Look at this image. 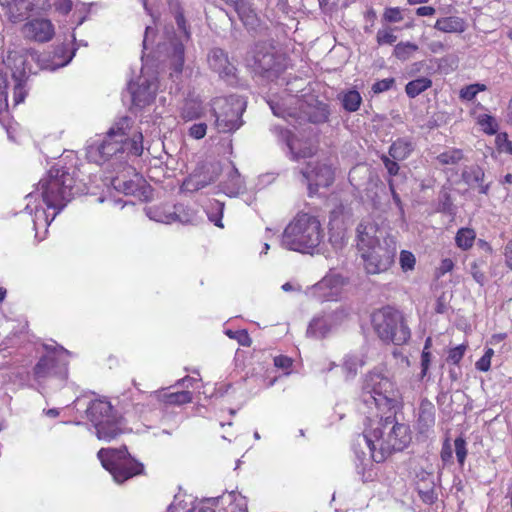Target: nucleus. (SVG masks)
Instances as JSON below:
<instances>
[{
    "label": "nucleus",
    "instance_id": "obj_1",
    "mask_svg": "<svg viewBox=\"0 0 512 512\" xmlns=\"http://www.w3.org/2000/svg\"><path fill=\"white\" fill-rule=\"evenodd\" d=\"M75 193L74 177L64 168L52 167L36 189L26 196L25 210L32 216L35 237L39 241L46 237L49 225Z\"/></svg>",
    "mask_w": 512,
    "mask_h": 512
},
{
    "label": "nucleus",
    "instance_id": "obj_2",
    "mask_svg": "<svg viewBox=\"0 0 512 512\" xmlns=\"http://www.w3.org/2000/svg\"><path fill=\"white\" fill-rule=\"evenodd\" d=\"M409 425L400 423L393 414L386 417L369 419L365 424L363 434L358 437V443L363 441L370 453L366 462L362 461V467L357 466L359 474L364 481L372 480V462L382 463L393 452L403 451L411 442Z\"/></svg>",
    "mask_w": 512,
    "mask_h": 512
},
{
    "label": "nucleus",
    "instance_id": "obj_3",
    "mask_svg": "<svg viewBox=\"0 0 512 512\" xmlns=\"http://www.w3.org/2000/svg\"><path fill=\"white\" fill-rule=\"evenodd\" d=\"M325 233L318 217L298 213L286 226L281 236L285 249L312 254L322 243Z\"/></svg>",
    "mask_w": 512,
    "mask_h": 512
},
{
    "label": "nucleus",
    "instance_id": "obj_4",
    "mask_svg": "<svg viewBox=\"0 0 512 512\" xmlns=\"http://www.w3.org/2000/svg\"><path fill=\"white\" fill-rule=\"evenodd\" d=\"M361 399L370 409L391 412L401 403V392L396 383L378 370L369 372L363 382Z\"/></svg>",
    "mask_w": 512,
    "mask_h": 512
},
{
    "label": "nucleus",
    "instance_id": "obj_5",
    "mask_svg": "<svg viewBox=\"0 0 512 512\" xmlns=\"http://www.w3.org/2000/svg\"><path fill=\"white\" fill-rule=\"evenodd\" d=\"M131 129V119L121 117L104 137L90 139L86 146V157L90 162L103 164L111 157L126 152L124 137Z\"/></svg>",
    "mask_w": 512,
    "mask_h": 512
},
{
    "label": "nucleus",
    "instance_id": "obj_6",
    "mask_svg": "<svg viewBox=\"0 0 512 512\" xmlns=\"http://www.w3.org/2000/svg\"><path fill=\"white\" fill-rule=\"evenodd\" d=\"M169 6L174 13L177 28L176 30L174 27L165 29V41L158 44V52L165 53L171 58L174 72L179 74L182 72L184 64V45L190 40L191 32L180 10L178 0H170Z\"/></svg>",
    "mask_w": 512,
    "mask_h": 512
},
{
    "label": "nucleus",
    "instance_id": "obj_7",
    "mask_svg": "<svg viewBox=\"0 0 512 512\" xmlns=\"http://www.w3.org/2000/svg\"><path fill=\"white\" fill-rule=\"evenodd\" d=\"M268 104L277 117L296 121H309L311 123H324L328 120V105L316 102L314 105L304 103L294 95H286L282 98H271Z\"/></svg>",
    "mask_w": 512,
    "mask_h": 512
},
{
    "label": "nucleus",
    "instance_id": "obj_8",
    "mask_svg": "<svg viewBox=\"0 0 512 512\" xmlns=\"http://www.w3.org/2000/svg\"><path fill=\"white\" fill-rule=\"evenodd\" d=\"M372 325L378 337L387 343L402 345L409 340L411 335L401 312L391 307L374 312Z\"/></svg>",
    "mask_w": 512,
    "mask_h": 512
},
{
    "label": "nucleus",
    "instance_id": "obj_9",
    "mask_svg": "<svg viewBox=\"0 0 512 512\" xmlns=\"http://www.w3.org/2000/svg\"><path fill=\"white\" fill-rule=\"evenodd\" d=\"M86 414L95 427L98 439L109 442L121 434V417L106 398L92 400Z\"/></svg>",
    "mask_w": 512,
    "mask_h": 512
},
{
    "label": "nucleus",
    "instance_id": "obj_10",
    "mask_svg": "<svg viewBox=\"0 0 512 512\" xmlns=\"http://www.w3.org/2000/svg\"><path fill=\"white\" fill-rule=\"evenodd\" d=\"M43 349L45 354L33 369L35 381L42 384L50 378H58L63 382L68 375L70 352L62 346L54 344H44Z\"/></svg>",
    "mask_w": 512,
    "mask_h": 512
},
{
    "label": "nucleus",
    "instance_id": "obj_11",
    "mask_svg": "<svg viewBox=\"0 0 512 512\" xmlns=\"http://www.w3.org/2000/svg\"><path fill=\"white\" fill-rule=\"evenodd\" d=\"M97 456L117 483H123L143 471V465L130 457L126 446L120 449L102 448Z\"/></svg>",
    "mask_w": 512,
    "mask_h": 512
},
{
    "label": "nucleus",
    "instance_id": "obj_12",
    "mask_svg": "<svg viewBox=\"0 0 512 512\" xmlns=\"http://www.w3.org/2000/svg\"><path fill=\"white\" fill-rule=\"evenodd\" d=\"M211 107L218 132L229 133L241 127V115L245 110V102L241 97H218L212 101Z\"/></svg>",
    "mask_w": 512,
    "mask_h": 512
},
{
    "label": "nucleus",
    "instance_id": "obj_13",
    "mask_svg": "<svg viewBox=\"0 0 512 512\" xmlns=\"http://www.w3.org/2000/svg\"><path fill=\"white\" fill-rule=\"evenodd\" d=\"M397 247L392 237L361 254L367 273L379 274L387 271L394 263Z\"/></svg>",
    "mask_w": 512,
    "mask_h": 512
},
{
    "label": "nucleus",
    "instance_id": "obj_14",
    "mask_svg": "<svg viewBox=\"0 0 512 512\" xmlns=\"http://www.w3.org/2000/svg\"><path fill=\"white\" fill-rule=\"evenodd\" d=\"M300 181L307 185L309 196L317 193L320 187H328L334 181V170L326 162L309 161L300 171Z\"/></svg>",
    "mask_w": 512,
    "mask_h": 512
},
{
    "label": "nucleus",
    "instance_id": "obj_15",
    "mask_svg": "<svg viewBox=\"0 0 512 512\" xmlns=\"http://www.w3.org/2000/svg\"><path fill=\"white\" fill-rule=\"evenodd\" d=\"M155 398L168 405H183L192 402V393L190 391H176L167 393L164 391H156L150 394L142 392L137 389V392L132 396V406L135 414H143L146 411V406L151 403V400Z\"/></svg>",
    "mask_w": 512,
    "mask_h": 512
},
{
    "label": "nucleus",
    "instance_id": "obj_16",
    "mask_svg": "<svg viewBox=\"0 0 512 512\" xmlns=\"http://www.w3.org/2000/svg\"><path fill=\"white\" fill-rule=\"evenodd\" d=\"M128 89L136 106H146L154 100L158 91L157 76L154 72H149L146 67H143L138 81L136 83L129 82Z\"/></svg>",
    "mask_w": 512,
    "mask_h": 512
},
{
    "label": "nucleus",
    "instance_id": "obj_17",
    "mask_svg": "<svg viewBox=\"0 0 512 512\" xmlns=\"http://www.w3.org/2000/svg\"><path fill=\"white\" fill-rule=\"evenodd\" d=\"M344 279L336 273H329L309 288V295L318 301H336L342 293Z\"/></svg>",
    "mask_w": 512,
    "mask_h": 512
},
{
    "label": "nucleus",
    "instance_id": "obj_18",
    "mask_svg": "<svg viewBox=\"0 0 512 512\" xmlns=\"http://www.w3.org/2000/svg\"><path fill=\"white\" fill-rule=\"evenodd\" d=\"M221 172V166L218 162H212L196 169L184 182L183 188L186 191H198L207 185L213 183Z\"/></svg>",
    "mask_w": 512,
    "mask_h": 512
},
{
    "label": "nucleus",
    "instance_id": "obj_19",
    "mask_svg": "<svg viewBox=\"0 0 512 512\" xmlns=\"http://www.w3.org/2000/svg\"><path fill=\"white\" fill-rule=\"evenodd\" d=\"M22 34L27 39L39 43H46L54 37L55 28L49 19L34 18L23 25Z\"/></svg>",
    "mask_w": 512,
    "mask_h": 512
},
{
    "label": "nucleus",
    "instance_id": "obj_20",
    "mask_svg": "<svg viewBox=\"0 0 512 512\" xmlns=\"http://www.w3.org/2000/svg\"><path fill=\"white\" fill-rule=\"evenodd\" d=\"M346 317L344 310H336L334 312L324 314L313 318L310 322L307 335L314 338L325 337L333 328Z\"/></svg>",
    "mask_w": 512,
    "mask_h": 512
},
{
    "label": "nucleus",
    "instance_id": "obj_21",
    "mask_svg": "<svg viewBox=\"0 0 512 512\" xmlns=\"http://www.w3.org/2000/svg\"><path fill=\"white\" fill-rule=\"evenodd\" d=\"M209 67L221 78L230 81L235 78L236 68L230 62L227 53L220 48H213L207 56Z\"/></svg>",
    "mask_w": 512,
    "mask_h": 512
},
{
    "label": "nucleus",
    "instance_id": "obj_22",
    "mask_svg": "<svg viewBox=\"0 0 512 512\" xmlns=\"http://www.w3.org/2000/svg\"><path fill=\"white\" fill-rule=\"evenodd\" d=\"M250 65L259 72L276 71L277 61L274 48L270 44H257L252 51V63Z\"/></svg>",
    "mask_w": 512,
    "mask_h": 512
},
{
    "label": "nucleus",
    "instance_id": "obj_23",
    "mask_svg": "<svg viewBox=\"0 0 512 512\" xmlns=\"http://www.w3.org/2000/svg\"><path fill=\"white\" fill-rule=\"evenodd\" d=\"M384 236V231L372 222L360 223L357 227V247L361 254L379 244L380 238Z\"/></svg>",
    "mask_w": 512,
    "mask_h": 512
},
{
    "label": "nucleus",
    "instance_id": "obj_24",
    "mask_svg": "<svg viewBox=\"0 0 512 512\" xmlns=\"http://www.w3.org/2000/svg\"><path fill=\"white\" fill-rule=\"evenodd\" d=\"M435 425V406L434 404L423 399L420 402L418 418H417V429L420 433L429 432Z\"/></svg>",
    "mask_w": 512,
    "mask_h": 512
},
{
    "label": "nucleus",
    "instance_id": "obj_25",
    "mask_svg": "<svg viewBox=\"0 0 512 512\" xmlns=\"http://www.w3.org/2000/svg\"><path fill=\"white\" fill-rule=\"evenodd\" d=\"M221 187L222 191L229 197H236L245 192V181L234 165H232L227 174V179L222 182Z\"/></svg>",
    "mask_w": 512,
    "mask_h": 512
},
{
    "label": "nucleus",
    "instance_id": "obj_26",
    "mask_svg": "<svg viewBox=\"0 0 512 512\" xmlns=\"http://www.w3.org/2000/svg\"><path fill=\"white\" fill-rule=\"evenodd\" d=\"M485 173L478 165L467 166L462 171L463 181L470 187H478L479 192L488 194L490 185L483 184Z\"/></svg>",
    "mask_w": 512,
    "mask_h": 512
},
{
    "label": "nucleus",
    "instance_id": "obj_27",
    "mask_svg": "<svg viewBox=\"0 0 512 512\" xmlns=\"http://www.w3.org/2000/svg\"><path fill=\"white\" fill-rule=\"evenodd\" d=\"M276 133H279L281 138L286 142L294 159L306 158L314 153V148L311 146L300 147V143L294 138L292 133L286 129L275 127Z\"/></svg>",
    "mask_w": 512,
    "mask_h": 512
},
{
    "label": "nucleus",
    "instance_id": "obj_28",
    "mask_svg": "<svg viewBox=\"0 0 512 512\" xmlns=\"http://www.w3.org/2000/svg\"><path fill=\"white\" fill-rule=\"evenodd\" d=\"M243 24L252 31L258 32L262 30V25L256 12L250 8L247 2L240 5L236 11Z\"/></svg>",
    "mask_w": 512,
    "mask_h": 512
},
{
    "label": "nucleus",
    "instance_id": "obj_29",
    "mask_svg": "<svg viewBox=\"0 0 512 512\" xmlns=\"http://www.w3.org/2000/svg\"><path fill=\"white\" fill-rule=\"evenodd\" d=\"M365 364V355L363 352H353L347 354L343 359V371L347 378H353L358 369Z\"/></svg>",
    "mask_w": 512,
    "mask_h": 512
},
{
    "label": "nucleus",
    "instance_id": "obj_30",
    "mask_svg": "<svg viewBox=\"0 0 512 512\" xmlns=\"http://www.w3.org/2000/svg\"><path fill=\"white\" fill-rule=\"evenodd\" d=\"M434 28L444 33H462L465 30V22L457 16L440 18Z\"/></svg>",
    "mask_w": 512,
    "mask_h": 512
},
{
    "label": "nucleus",
    "instance_id": "obj_31",
    "mask_svg": "<svg viewBox=\"0 0 512 512\" xmlns=\"http://www.w3.org/2000/svg\"><path fill=\"white\" fill-rule=\"evenodd\" d=\"M204 113L202 101L199 99H187L181 109V117L185 121L200 118Z\"/></svg>",
    "mask_w": 512,
    "mask_h": 512
},
{
    "label": "nucleus",
    "instance_id": "obj_32",
    "mask_svg": "<svg viewBox=\"0 0 512 512\" xmlns=\"http://www.w3.org/2000/svg\"><path fill=\"white\" fill-rule=\"evenodd\" d=\"M342 107L348 112H355L360 108L362 97L357 90L350 89L343 91L338 96Z\"/></svg>",
    "mask_w": 512,
    "mask_h": 512
},
{
    "label": "nucleus",
    "instance_id": "obj_33",
    "mask_svg": "<svg viewBox=\"0 0 512 512\" xmlns=\"http://www.w3.org/2000/svg\"><path fill=\"white\" fill-rule=\"evenodd\" d=\"M413 150L412 143L407 139H398L390 146L389 155L394 160L406 159Z\"/></svg>",
    "mask_w": 512,
    "mask_h": 512
},
{
    "label": "nucleus",
    "instance_id": "obj_34",
    "mask_svg": "<svg viewBox=\"0 0 512 512\" xmlns=\"http://www.w3.org/2000/svg\"><path fill=\"white\" fill-rule=\"evenodd\" d=\"M146 215L153 221L165 224L172 223L177 218L175 212L167 210L164 207H148L146 209Z\"/></svg>",
    "mask_w": 512,
    "mask_h": 512
},
{
    "label": "nucleus",
    "instance_id": "obj_35",
    "mask_svg": "<svg viewBox=\"0 0 512 512\" xmlns=\"http://www.w3.org/2000/svg\"><path fill=\"white\" fill-rule=\"evenodd\" d=\"M221 500H226L230 505V512H248L247 499L241 493L231 491L222 495Z\"/></svg>",
    "mask_w": 512,
    "mask_h": 512
},
{
    "label": "nucleus",
    "instance_id": "obj_36",
    "mask_svg": "<svg viewBox=\"0 0 512 512\" xmlns=\"http://www.w3.org/2000/svg\"><path fill=\"white\" fill-rule=\"evenodd\" d=\"M432 86L431 79L427 77H419L415 80L408 82L405 86V92L410 98H415L422 92L426 91Z\"/></svg>",
    "mask_w": 512,
    "mask_h": 512
},
{
    "label": "nucleus",
    "instance_id": "obj_37",
    "mask_svg": "<svg viewBox=\"0 0 512 512\" xmlns=\"http://www.w3.org/2000/svg\"><path fill=\"white\" fill-rule=\"evenodd\" d=\"M475 238L476 233L473 229L461 228L456 233L455 242L460 249L468 250L473 246Z\"/></svg>",
    "mask_w": 512,
    "mask_h": 512
},
{
    "label": "nucleus",
    "instance_id": "obj_38",
    "mask_svg": "<svg viewBox=\"0 0 512 512\" xmlns=\"http://www.w3.org/2000/svg\"><path fill=\"white\" fill-rule=\"evenodd\" d=\"M124 143L126 152L134 155L141 156L143 153V135L141 132L135 133L131 139L127 138V135L124 137Z\"/></svg>",
    "mask_w": 512,
    "mask_h": 512
},
{
    "label": "nucleus",
    "instance_id": "obj_39",
    "mask_svg": "<svg viewBox=\"0 0 512 512\" xmlns=\"http://www.w3.org/2000/svg\"><path fill=\"white\" fill-rule=\"evenodd\" d=\"M419 49L418 45L412 42H400L394 48V55L401 61L410 59Z\"/></svg>",
    "mask_w": 512,
    "mask_h": 512
},
{
    "label": "nucleus",
    "instance_id": "obj_40",
    "mask_svg": "<svg viewBox=\"0 0 512 512\" xmlns=\"http://www.w3.org/2000/svg\"><path fill=\"white\" fill-rule=\"evenodd\" d=\"M464 157L463 151L461 149L452 148L437 156V161L441 165H456L458 164Z\"/></svg>",
    "mask_w": 512,
    "mask_h": 512
},
{
    "label": "nucleus",
    "instance_id": "obj_41",
    "mask_svg": "<svg viewBox=\"0 0 512 512\" xmlns=\"http://www.w3.org/2000/svg\"><path fill=\"white\" fill-rule=\"evenodd\" d=\"M477 122L481 126L482 130L488 135H494L498 130V124L495 118L488 114L479 115Z\"/></svg>",
    "mask_w": 512,
    "mask_h": 512
},
{
    "label": "nucleus",
    "instance_id": "obj_42",
    "mask_svg": "<svg viewBox=\"0 0 512 512\" xmlns=\"http://www.w3.org/2000/svg\"><path fill=\"white\" fill-rule=\"evenodd\" d=\"M376 40L379 45L393 44L397 40L394 34V29L391 27H384L377 31Z\"/></svg>",
    "mask_w": 512,
    "mask_h": 512
},
{
    "label": "nucleus",
    "instance_id": "obj_43",
    "mask_svg": "<svg viewBox=\"0 0 512 512\" xmlns=\"http://www.w3.org/2000/svg\"><path fill=\"white\" fill-rule=\"evenodd\" d=\"M454 448L457 461L460 466H463L467 456L466 441L462 437H457L454 440Z\"/></svg>",
    "mask_w": 512,
    "mask_h": 512
},
{
    "label": "nucleus",
    "instance_id": "obj_44",
    "mask_svg": "<svg viewBox=\"0 0 512 512\" xmlns=\"http://www.w3.org/2000/svg\"><path fill=\"white\" fill-rule=\"evenodd\" d=\"M400 266L404 272L412 271L415 267V256L407 250H402L400 253Z\"/></svg>",
    "mask_w": 512,
    "mask_h": 512
},
{
    "label": "nucleus",
    "instance_id": "obj_45",
    "mask_svg": "<svg viewBox=\"0 0 512 512\" xmlns=\"http://www.w3.org/2000/svg\"><path fill=\"white\" fill-rule=\"evenodd\" d=\"M485 85L483 84H472L469 86H466L461 89L460 91V97L464 100H472L478 92L485 90Z\"/></svg>",
    "mask_w": 512,
    "mask_h": 512
},
{
    "label": "nucleus",
    "instance_id": "obj_46",
    "mask_svg": "<svg viewBox=\"0 0 512 512\" xmlns=\"http://www.w3.org/2000/svg\"><path fill=\"white\" fill-rule=\"evenodd\" d=\"M430 343V339H428L425 343V347L421 354V373H420V379H423L428 372L430 363H431V353L428 351V346Z\"/></svg>",
    "mask_w": 512,
    "mask_h": 512
},
{
    "label": "nucleus",
    "instance_id": "obj_47",
    "mask_svg": "<svg viewBox=\"0 0 512 512\" xmlns=\"http://www.w3.org/2000/svg\"><path fill=\"white\" fill-rule=\"evenodd\" d=\"M226 334L229 338L237 340L238 343L242 346H250L251 344L250 336L246 330H227Z\"/></svg>",
    "mask_w": 512,
    "mask_h": 512
},
{
    "label": "nucleus",
    "instance_id": "obj_48",
    "mask_svg": "<svg viewBox=\"0 0 512 512\" xmlns=\"http://www.w3.org/2000/svg\"><path fill=\"white\" fill-rule=\"evenodd\" d=\"M494 355L492 348H487L484 355L476 362L475 366L479 371L487 372L491 366V358Z\"/></svg>",
    "mask_w": 512,
    "mask_h": 512
},
{
    "label": "nucleus",
    "instance_id": "obj_49",
    "mask_svg": "<svg viewBox=\"0 0 512 512\" xmlns=\"http://www.w3.org/2000/svg\"><path fill=\"white\" fill-rule=\"evenodd\" d=\"M220 499L221 497L207 499L195 506L190 512H215L213 506L216 505Z\"/></svg>",
    "mask_w": 512,
    "mask_h": 512
},
{
    "label": "nucleus",
    "instance_id": "obj_50",
    "mask_svg": "<svg viewBox=\"0 0 512 512\" xmlns=\"http://www.w3.org/2000/svg\"><path fill=\"white\" fill-rule=\"evenodd\" d=\"M383 17L384 20L390 23L400 22L403 19L401 10L398 7L387 8L384 12Z\"/></svg>",
    "mask_w": 512,
    "mask_h": 512
},
{
    "label": "nucleus",
    "instance_id": "obj_51",
    "mask_svg": "<svg viewBox=\"0 0 512 512\" xmlns=\"http://www.w3.org/2000/svg\"><path fill=\"white\" fill-rule=\"evenodd\" d=\"M465 350H466L465 345H458V346L450 349L448 358H447L448 361L452 362L453 364H458L461 361V359L463 358Z\"/></svg>",
    "mask_w": 512,
    "mask_h": 512
},
{
    "label": "nucleus",
    "instance_id": "obj_52",
    "mask_svg": "<svg viewBox=\"0 0 512 512\" xmlns=\"http://www.w3.org/2000/svg\"><path fill=\"white\" fill-rule=\"evenodd\" d=\"M393 84H394L393 78H385V79L375 82L372 86V91L376 94L382 93V92L388 91L393 86Z\"/></svg>",
    "mask_w": 512,
    "mask_h": 512
},
{
    "label": "nucleus",
    "instance_id": "obj_53",
    "mask_svg": "<svg viewBox=\"0 0 512 512\" xmlns=\"http://www.w3.org/2000/svg\"><path fill=\"white\" fill-rule=\"evenodd\" d=\"M207 125L205 123L193 124L189 129V135L194 139H201L206 135Z\"/></svg>",
    "mask_w": 512,
    "mask_h": 512
},
{
    "label": "nucleus",
    "instance_id": "obj_54",
    "mask_svg": "<svg viewBox=\"0 0 512 512\" xmlns=\"http://www.w3.org/2000/svg\"><path fill=\"white\" fill-rule=\"evenodd\" d=\"M71 0H57L54 3L55 10L63 15H67L72 10Z\"/></svg>",
    "mask_w": 512,
    "mask_h": 512
},
{
    "label": "nucleus",
    "instance_id": "obj_55",
    "mask_svg": "<svg viewBox=\"0 0 512 512\" xmlns=\"http://www.w3.org/2000/svg\"><path fill=\"white\" fill-rule=\"evenodd\" d=\"M385 168L387 169L390 175H396L399 171V165L396 162L397 160H391L388 156L383 155L381 157Z\"/></svg>",
    "mask_w": 512,
    "mask_h": 512
},
{
    "label": "nucleus",
    "instance_id": "obj_56",
    "mask_svg": "<svg viewBox=\"0 0 512 512\" xmlns=\"http://www.w3.org/2000/svg\"><path fill=\"white\" fill-rule=\"evenodd\" d=\"M27 95V92H26V89H25V86L21 83H18L15 87H14V102H15V105H18L20 103H22L25 99Z\"/></svg>",
    "mask_w": 512,
    "mask_h": 512
},
{
    "label": "nucleus",
    "instance_id": "obj_57",
    "mask_svg": "<svg viewBox=\"0 0 512 512\" xmlns=\"http://www.w3.org/2000/svg\"><path fill=\"white\" fill-rule=\"evenodd\" d=\"M274 365L277 368L287 370L292 366V359L287 356L280 355L274 358Z\"/></svg>",
    "mask_w": 512,
    "mask_h": 512
},
{
    "label": "nucleus",
    "instance_id": "obj_58",
    "mask_svg": "<svg viewBox=\"0 0 512 512\" xmlns=\"http://www.w3.org/2000/svg\"><path fill=\"white\" fill-rule=\"evenodd\" d=\"M454 267V263L450 258H445L441 261L440 266L438 268V274L444 275L450 271H452Z\"/></svg>",
    "mask_w": 512,
    "mask_h": 512
},
{
    "label": "nucleus",
    "instance_id": "obj_59",
    "mask_svg": "<svg viewBox=\"0 0 512 512\" xmlns=\"http://www.w3.org/2000/svg\"><path fill=\"white\" fill-rule=\"evenodd\" d=\"M452 448L448 442H445L441 450V459L444 463L452 462Z\"/></svg>",
    "mask_w": 512,
    "mask_h": 512
},
{
    "label": "nucleus",
    "instance_id": "obj_60",
    "mask_svg": "<svg viewBox=\"0 0 512 512\" xmlns=\"http://www.w3.org/2000/svg\"><path fill=\"white\" fill-rule=\"evenodd\" d=\"M419 495L421 499L428 504H432L436 500V494L434 493L433 489H429L426 491L419 489Z\"/></svg>",
    "mask_w": 512,
    "mask_h": 512
},
{
    "label": "nucleus",
    "instance_id": "obj_61",
    "mask_svg": "<svg viewBox=\"0 0 512 512\" xmlns=\"http://www.w3.org/2000/svg\"><path fill=\"white\" fill-rule=\"evenodd\" d=\"M471 274L475 281L479 284H483L485 280L484 274L478 269L476 265H473L471 268Z\"/></svg>",
    "mask_w": 512,
    "mask_h": 512
},
{
    "label": "nucleus",
    "instance_id": "obj_62",
    "mask_svg": "<svg viewBox=\"0 0 512 512\" xmlns=\"http://www.w3.org/2000/svg\"><path fill=\"white\" fill-rule=\"evenodd\" d=\"M435 13V9L431 6H421L416 10L418 16H432Z\"/></svg>",
    "mask_w": 512,
    "mask_h": 512
},
{
    "label": "nucleus",
    "instance_id": "obj_63",
    "mask_svg": "<svg viewBox=\"0 0 512 512\" xmlns=\"http://www.w3.org/2000/svg\"><path fill=\"white\" fill-rule=\"evenodd\" d=\"M505 257L507 266L512 269V239L505 247Z\"/></svg>",
    "mask_w": 512,
    "mask_h": 512
},
{
    "label": "nucleus",
    "instance_id": "obj_64",
    "mask_svg": "<svg viewBox=\"0 0 512 512\" xmlns=\"http://www.w3.org/2000/svg\"><path fill=\"white\" fill-rule=\"evenodd\" d=\"M196 381L195 378L193 377H189V376H186L182 379H179L177 382H176V385L177 386H183V387H190L193 385V382Z\"/></svg>",
    "mask_w": 512,
    "mask_h": 512
}]
</instances>
